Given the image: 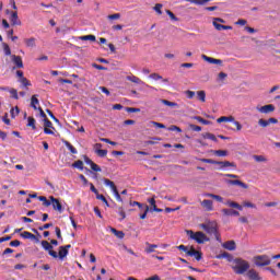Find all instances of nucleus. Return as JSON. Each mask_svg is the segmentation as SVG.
<instances>
[{"instance_id": "obj_1", "label": "nucleus", "mask_w": 280, "mask_h": 280, "mask_svg": "<svg viewBox=\"0 0 280 280\" xmlns=\"http://www.w3.org/2000/svg\"><path fill=\"white\" fill-rule=\"evenodd\" d=\"M231 261V268L235 275H246L250 270V262L244 258H229Z\"/></svg>"}, {"instance_id": "obj_2", "label": "nucleus", "mask_w": 280, "mask_h": 280, "mask_svg": "<svg viewBox=\"0 0 280 280\" xmlns=\"http://www.w3.org/2000/svg\"><path fill=\"white\" fill-rule=\"evenodd\" d=\"M186 234L194 240L197 244H205V242H209V237L203 232H194L191 230H186Z\"/></svg>"}, {"instance_id": "obj_3", "label": "nucleus", "mask_w": 280, "mask_h": 280, "mask_svg": "<svg viewBox=\"0 0 280 280\" xmlns=\"http://www.w3.org/2000/svg\"><path fill=\"white\" fill-rule=\"evenodd\" d=\"M253 261L258 268H264V266H270L272 260L268 255H258L253 258Z\"/></svg>"}, {"instance_id": "obj_4", "label": "nucleus", "mask_w": 280, "mask_h": 280, "mask_svg": "<svg viewBox=\"0 0 280 280\" xmlns=\"http://www.w3.org/2000/svg\"><path fill=\"white\" fill-rule=\"evenodd\" d=\"M200 229L206 231L208 235H218V223L209 221L208 223H201Z\"/></svg>"}, {"instance_id": "obj_5", "label": "nucleus", "mask_w": 280, "mask_h": 280, "mask_svg": "<svg viewBox=\"0 0 280 280\" xmlns=\"http://www.w3.org/2000/svg\"><path fill=\"white\" fill-rule=\"evenodd\" d=\"M103 183H104V185H106V187H109L112 189V191L118 202H124V199L121 198V195L119 194V190H117V186H115V182H113L108 178H104Z\"/></svg>"}, {"instance_id": "obj_6", "label": "nucleus", "mask_w": 280, "mask_h": 280, "mask_svg": "<svg viewBox=\"0 0 280 280\" xmlns=\"http://www.w3.org/2000/svg\"><path fill=\"white\" fill-rule=\"evenodd\" d=\"M42 247L44 250H47L50 257H54V259H58V253L54 250V245H50L47 241H42Z\"/></svg>"}, {"instance_id": "obj_7", "label": "nucleus", "mask_w": 280, "mask_h": 280, "mask_svg": "<svg viewBox=\"0 0 280 280\" xmlns=\"http://www.w3.org/2000/svg\"><path fill=\"white\" fill-rule=\"evenodd\" d=\"M256 110H258V113H261L262 115H270V113H275V105L269 104L261 107H256Z\"/></svg>"}, {"instance_id": "obj_8", "label": "nucleus", "mask_w": 280, "mask_h": 280, "mask_svg": "<svg viewBox=\"0 0 280 280\" xmlns=\"http://www.w3.org/2000/svg\"><path fill=\"white\" fill-rule=\"evenodd\" d=\"M54 130H56V128H54V124L51 122V120H49V118L44 119V132H45V135H54Z\"/></svg>"}, {"instance_id": "obj_9", "label": "nucleus", "mask_w": 280, "mask_h": 280, "mask_svg": "<svg viewBox=\"0 0 280 280\" xmlns=\"http://www.w3.org/2000/svg\"><path fill=\"white\" fill-rule=\"evenodd\" d=\"M49 200L50 205H52V209L59 213H62V203H60V200L56 199L54 196H50Z\"/></svg>"}, {"instance_id": "obj_10", "label": "nucleus", "mask_w": 280, "mask_h": 280, "mask_svg": "<svg viewBox=\"0 0 280 280\" xmlns=\"http://www.w3.org/2000/svg\"><path fill=\"white\" fill-rule=\"evenodd\" d=\"M270 124H279V120L277 118H269V119H264V118H260L258 120V125L261 127V128H268V126H270Z\"/></svg>"}, {"instance_id": "obj_11", "label": "nucleus", "mask_w": 280, "mask_h": 280, "mask_svg": "<svg viewBox=\"0 0 280 280\" xmlns=\"http://www.w3.org/2000/svg\"><path fill=\"white\" fill-rule=\"evenodd\" d=\"M188 257H195L196 261H200L202 259V253L200 250H196L194 246L189 248Z\"/></svg>"}, {"instance_id": "obj_12", "label": "nucleus", "mask_w": 280, "mask_h": 280, "mask_svg": "<svg viewBox=\"0 0 280 280\" xmlns=\"http://www.w3.org/2000/svg\"><path fill=\"white\" fill-rule=\"evenodd\" d=\"M226 183L228 185H236L237 187H242V189H248L247 184L240 179H226Z\"/></svg>"}, {"instance_id": "obj_13", "label": "nucleus", "mask_w": 280, "mask_h": 280, "mask_svg": "<svg viewBox=\"0 0 280 280\" xmlns=\"http://www.w3.org/2000/svg\"><path fill=\"white\" fill-rule=\"evenodd\" d=\"M217 165H220V170H226V167H237V164H235V162H230V161H223V162L217 161Z\"/></svg>"}, {"instance_id": "obj_14", "label": "nucleus", "mask_w": 280, "mask_h": 280, "mask_svg": "<svg viewBox=\"0 0 280 280\" xmlns=\"http://www.w3.org/2000/svg\"><path fill=\"white\" fill-rule=\"evenodd\" d=\"M11 58L16 69H23V58L21 56L12 55Z\"/></svg>"}, {"instance_id": "obj_15", "label": "nucleus", "mask_w": 280, "mask_h": 280, "mask_svg": "<svg viewBox=\"0 0 280 280\" xmlns=\"http://www.w3.org/2000/svg\"><path fill=\"white\" fill-rule=\"evenodd\" d=\"M202 60H206V62H209L210 65H222L221 59H215L213 57H209L207 55L201 56Z\"/></svg>"}, {"instance_id": "obj_16", "label": "nucleus", "mask_w": 280, "mask_h": 280, "mask_svg": "<svg viewBox=\"0 0 280 280\" xmlns=\"http://www.w3.org/2000/svg\"><path fill=\"white\" fill-rule=\"evenodd\" d=\"M246 277L249 280H261V277H259V273L255 269H249L246 273Z\"/></svg>"}, {"instance_id": "obj_17", "label": "nucleus", "mask_w": 280, "mask_h": 280, "mask_svg": "<svg viewBox=\"0 0 280 280\" xmlns=\"http://www.w3.org/2000/svg\"><path fill=\"white\" fill-rule=\"evenodd\" d=\"M126 80H128V82H132L133 84H145L143 80L139 79V77L135 74L127 75Z\"/></svg>"}, {"instance_id": "obj_18", "label": "nucleus", "mask_w": 280, "mask_h": 280, "mask_svg": "<svg viewBox=\"0 0 280 280\" xmlns=\"http://www.w3.org/2000/svg\"><path fill=\"white\" fill-rule=\"evenodd\" d=\"M10 21L11 25H21V20H19V13L16 11L11 12Z\"/></svg>"}, {"instance_id": "obj_19", "label": "nucleus", "mask_w": 280, "mask_h": 280, "mask_svg": "<svg viewBox=\"0 0 280 280\" xmlns=\"http://www.w3.org/2000/svg\"><path fill=\"white\" fill-rule=\"evenodd\" d=\"M145 248H144V253H147V255H150V253H155V248H159V245L156 244H150V243H145Z\"/></svg>"}, {"instance_id": "obj_20", "label": "nucleus", "mask_w": 280, "mask_h": 280, "mask_svg": "<svg viewBox=\"0 0 280 280\" xmlns=\"http://www.w3.org/2000/svg\"><path fill=\"white\" fill-rule=\"evenodd\" d=\"M40 102L38 101V95L34 94L31 97V108H34V110H38V105Z\"/></svg>"}, {"instance_id": "obj_21", "label": "nucleus", "mask_w": 280, "mask_h": 280, "mask_svg": "<svg viewBox=\"0 0 280 280\" xmlns=\"http://www.w3.org/2000/svg\"><path fill=\"white\" fill-rule=\"evenodd\" d=\"M201 207L206 209V211H211L213 209V201L209 199H205L201 201Z\"/></svg>"}, {"instance_id": "obj_22", "label": "nucleus", "mask_w": 280, "mask_h": 280, "mask_svg": "<svg viewBox=\"0 0 280 280\" xmlns=\"http://www.w3.org/2000/svg\"><path fill=\"white\" fill-rule=\"evenodd\" d=\"M223 248L226 250H235L237 248V245L235 244V241H228L223 243Z\"/></svg>"}, {"instance_id": "obj_23", "label": "nucleus", "mask_w": 280, "mask_h": 280, "mask_svg": "<svg viewBox=\"0 0 280 280\" xmlns=\"http://www.w3.org/2000/svg\"><path fill=\"white\" fill-rule=\"evenodd\" d=\"M221 211H222L223 215H226V217H231V215L240 217V211H237V210L222 209Z\"/></svg>"}, {"instance_id": "obj_24", "label": "nucleus", "mask_w": 280, "mask_h": 280, "mask_svg": "<svg viewBox=\"0 0 280 280\" xmlns=\"http://www.w3.org/2000/svg\"><path fill=\"white\" fill-rule=\"evenodd\" d=\"M212 25L215 27L218 32H222V30H233V26L222 25L218 22H212Z\"/></svg>"}, {"instance_id": "obj_25", "label": "nucleus", "mask_w": 280, "mask_h": 280, "mask_svg": "<svg viewBox=\"0 0 280 280\" xmlns=\"http://www.w3.org/2000/svg\"><path fill=\"white\" fill-rule=\"evenodd\" d=\"M21 237H23L24 240H35L36 242H38V238L36 237V235L27 231L21 233Z\"/></svg>"}, {"instance_id": "obj_26", "label": "nucleus", "mask_w": 280, "mask_h": 280, "mask_svg": "<svg viewBox=\"0 0 280 280\" xmlns=\"http://www.w3.org/2000/svg\"><path fill=\"white\" fill-rule=\"evenodd\" d=\"M149 78H150L151 80H155V81L162 80V82H165V83L170 82V79H163V77H162L161 74L156 73V72L151 73V74L149 75Z\"/></svg>"}, {"instance_id": "obj_27", "label": "nucleus", "mask_w": 280, "mask_h": 280, "mask_svg": "<svg viewBox=\"0 0 280 280\" xmlns=\"http://www.w3.org/2000/svg\"><path fill=\"white\" fill-rule=\"evenodd\" d=\"M225 205H226V207H231L232 209H238V211H243L244 210V208L240 203H237L235 201L229 200Z\"/></svg>"}, {"instance_id": "obj_28", "label": "nucleus", "mask_w": 280, "mask_h": 280, "mask_svg": "<svg viewBox=\"0 0 280 280\" xmlns=\"http://www.w3.org/2000/svg\"><path fill=\"white\" fill-rule=\"evenodd\" d=\"M27 128H32V130H36V119L32 116L27 118Z\"/></svg>"}, {"instance_id": "obj_29", "label": "nucleus", "mask_w": 280, "mask_h": 280, "mask_svg": "<svg viewBox=\"0 0 280 280\" xmlns=\"http://www.w3.org/2000/svg\"><path fill=\"white\" fill-rule=\"evenodd\" d=\"M223 121H235V117L233 116H222L217 119L218 124H223Z\"/></svg>"}, {"instance_id": "obj_30", "label": "nucleus", "mask_w": 280, "mask_h": 280, "mask_svg": "<svg viewBox=\"0 0 280 280\" xmlns=\"http://www.w3.org/2000/svg\"><path fill=\"white\" fill-rule=\"evenodd\" d=\"M207 198H212L213 200H217V202H223L224 198H222V196L220 195H213V194H206L205 195Z\"/></svg>"}, {"instance_id": "obj_31", "label": "nucleus", "mask_w": 280, "mask_h": 280, "mask_svg": "<svg viewBox=\"0 0 280 280\" xmlns=\"http://www.w3.org/2000/svg\"><path fill=\"white\" fill-rule=\"evenodd\" d=\"M24 43H25L26 47H36V38L35 37L26 38V39H24Z\"/></svg>"}, {"instance_id": "obj_32", "label": "nucleus", "mask_w": 280, "mask_h": 280, "mask_svg": "<svg viewBox=\"0 0 280 280\" xmlns=\"http://www.w3.org/2000/svg\"><path fill=\"white\" fill-rule=\"evenodd\" d=\"M59 259H63L65 257H67V255H69V250H67L65 247L60 246L59 247V254H57Z\"/></svg>"}, {"instance_id": "obj_33", "label": "nucleus", "mask_w": 280, "mask_h": 280, "mask_svg": "<svg viewBox=\"0 0 280 280\" xmlns=\"http://www.w3.org/2000/svg\"><path fill=\"white\" fill-rule=\"evenodd\" d=\"M110 231L118 237V240H124V237H126L124 231H117L115 228H112Z\"/></svg>"}, {"instance_id": "obj_34", "label": "nucleus", "mask_w": 280, "mask_h": 280, "mask_svg": "<svg viewBox=\"0 0 280 280\" xmlns=\"http://www.w3.org/2000/svg\"><path fill=\"white\" fill-rule=\"evenodd\" d=\"M71 167H74L75 170H84V162L81 160L75 161L74 163L71 164Z\"/></svg>"}, {"instance_id": "obj_35", "label": "nucleus", "mask_w": 280, "mask_h": 280, "mask_svg": "<svg viewBox=\"0 0 280 280\" xmlns=\"http://www.w3.org/2000/svg\"><path fill=\"white\" fill-rule=\"evenodd\" d=\"M197 98L199 100V102H207V92H205L202 90L198 91Z\"/></svg>"}, {"instance_id": "obj_36", "label": "nucleus", "mask_w": 280, "mask_h": 280, "mask_svg": "<svg viewBox=\"0 0 280 280\" xmlns=\"http://www.w3.org/2000/svg\"><path fill=\"white\" fill-rule=\"evenodd\" d=\"M65 145H66V148H68V150L71 152V154H78V149H75V147H73V144H71V142L65 141Z\"/></svg>"}, {"instance_id": "obj_37", "label": "nucleus", "mask_w": 280, "mask_h": 280, "mask_svg": "<svg viewBox=\"0 0 280 280\" xmlns=\"http://www.w3.org/2000/svg\"><path fill=\"white\" fill-rule=\"evenodd\" d=\"M161 102L164 104V106H170L171 108H178V103L176 102H172L167 100H162Z\"/></svg>"}, {"instance_id": "obj_38", "label": "nucleus", "mask_w": 280, "mask_h": 280, "mask_svg": "<svg viewBox=\"0 0 280 280\" xmlns=\"http://www.w3.org/2000/svg\"><path fill=\"white\" fill-rule=\"evenodd\" d=\"M118 215H120L118 219L119 222H124V220H126V211L124 210V207H118Z\"/></svg>"}, {"instance_id": "obj_39", "label": "nucleus", "mask_w": 280, "mask_h": 280, "mask_svg": "<svg viewBox=\"0 0 280 280\" xmlns=\"http://www.w3.org/2000/svg\"><path fill=\"white\" fill-rule=\"evenodd\" d=\"M188 3H195L196 5H205V3H209L211 0H185Z\"/></svg>"}, {"instance_id": "obj_40", "label": "nucleus", "mask_w": 280, "mask_h": 280, "mask_svg": "<svg viewBox=\"0 0 280 280\" xmlns=\"http://www.w3.org/2000/svg\"><path fill=\"white\" fill-rule=\"evenodd\" d=\"M80 40H91L92 43H95L96 37L95 35H84L79 37Z\"/></svg>"}, {"instance_id": "obj_41", "label": "nucleus", "mask_w": 280, "mask_h": 280, "mask_svg": "<svg viewBox=\"0 0 280 280\" xmlns=\"http://www.w3.org/2000/svg\"><path fill=\"white\" fill-rule=\"evenodd\" d=\"M38 200H40V202H44V207H51V200H47V197L39 196Z\"/></svg>"}, {"instance_id": "obj_42", "label": "nucleus", "mask_w": 280, "mask_h": 280, "mask_svg": "<svg viewBox=\"0 0 280 280\" xmlns=\"http://www.w3.org/2000/svg\"><path fill=\"white\" fill-rule=\"evenodd\" d=\"M194 119H196V121H199V124H203V126H209V124H211V121H209L200 116H195Z\"/></svg>"}, {"instance_id": "obj_43", "label": "nucleus", "mask_w": 280, "mask_h": 280, "mask_svg": "<svg viewBox=\"0 0 280 280\" xmlns=\"http://www.w3.org/2000/svg\"><path fill=\"white\" fill-rule=\"evenodd\" d=\"M203 139H210V141H218V138H215V135L210 133V132H206L202 135Z\"/></svg>"}, {"instance_id": "obj_44", "label": "nucleus", "mask_w": 280, "mask_h": 280, "mask_svg": "<svg viewBox=\"0 0 280 280\" xmlns=\"http://www.w3.org/2000/svg\"><path fill=\"white\" fill-rule=\"evenodd\" d=\"M141 211H144L142 214H140V220H145L148 218V211H150V207L144 206Z\"/></svg>"}, {"instance_id": "obj_45", "label": "nucleus", "mask_w": 280, "mask_h": 280, "mask_svg": "<svg viewBox=\"0 0 280 280\" xmlns=\"http://www.w3.org/2000/svg\"><path fill=\"white\" fill-rule=\"evenodd\" d=\"M215 156H228L229 155V151L226 150H215L213 151Z\"/></svg>"}, {"instance_id": "obj_46", "label": "nucleus", "mask_w": 280, "mask_h": 280, "mask_svg": "<svg viewBox=\"0 0 280 280\" xmlns=\"http://www.w3.org/2000/svg\"><path fill=\"white\" fill-rule=\"evenodd\" d=\"M254 160L257 162V163H266V161H268L266 159V156L264 155H254Z\"/></svg>"}, {"instance_id": "obj_47", "label": "nucleus", "mask_w": 280, "mask_h": 280, "mask_svg": "<svg viewBox=\"0 0 280 280\" xmlns=\"http://www.w3.org/2000/svg\"><path fill=\"white\" fill-rule=\"evenodd\" d=\"M10 113H11L12 119H14V117L19 116V113H21V109H19V106H16L15 108H11Z\"/></svg>"}, {"instance_id": "obj_48", "label": "nucleus", "mask_w": 280, "mask_h": 280, "mask_svg": "<svg viewBox=\"0 0 280 280\" xmlns=\"http://www.w3.org/2000/svg\"><path fill=\"white\" fill-rule=\"evenodd\" d=\"M96 200H102V202H104V205H106V207H110V205L108 203V200L106 199V197H104V195H97L96 196Z\"/></svg>"}, {"instance_id": "obj_49", "label": "nucleus", "mask_w": 280, "mask_h": 280, "mask_svg": "<svg viewBox=\"0 0 280 280\" xmlns=\"http://www.w3.org/2000/svg\"><path fill=\"white\" fill-rule=\"evenodd\" d=\"M162 9H163V4H161V3H156L155 5H154V8H153V10L158 13V14H163V11H162Z\"/></svg>"}, {"instance_id": "obj_50", "label": "nucleus", "mask_w": 280, "mask_h": 280, "mask_svg": "<svg viewBox=\"0 0 280 280\" xmlns=\"http://www.w3.org/2000/svg\"><path fill=\"white\" fill-rule=\"evenodd\" d=\"M149 126H154L155 128L165 129V125H164V124H161V122H158V121H150V122H149Z\"/></svg>"}, {"instance_id": "obj_51", "label": "nucleus", "mask_w": 280, "mask_h": 280, "mask_svg": "<svg viewBox=\"0 0 280 280\" xmlns=\"http://www.w3.org/2000/svg\"><path fill=\"white\" fill-rule=\"evenodd\" d=\"M19 82H21V84H23V86H32V83H31L30 80H27V78H25V77H23L22 79H20Z\"/></svg>"}, {"instance_id": "obj_52", "label": "nucleus", "mask_w": 280, "mask_h": 280, "mask_svg": "<svg viewBox=\"0 0 280 280\" xmlns=\"http://www.w3.org/2000/svg\"><path fill=\"white\" fill-rule=\"evenodd\" d=\"M201 163H209L210 165H218V161L212 159H200Z\"/></svg>"}, {"instance_id": "obj_53", "label": "nucleus", "mask_w": 280, "mask_h": 280, "mask_svg": "<svg viewBox=\"0 0 280 280\" xmlns=\"http://www.w3.org/2000/svg\"><path fill=\"white\" fill-rule=\"evenodd\" d=\"M3 49L5 56H12V50L10 49V46L8 44L3 43Z\"/></svg>"}, {"instance_id": "obj_54", "label": "nucleus", "mask_w": 280, "mask_h": 280, "mask_svg": "<svg viewBox=\"0 0 280 280\" xmlns=\"http://www.w3.org/2000/svg\"><path fill=\"white\" fill-rule=\"evenodd\" d=\"M185 95L188 97V100H194V97L196 96V92H194L191 90H187L185 92Z\"/></svg>"}, {"instance_id": "obj_55", "label": "nucleus", "mask_w": 280, "mask_h": 280, "mask_svg": "<svg viewBox=\"0 0 280 280\" xmlns=\"http://www.w3.org/2000/svg\"><path fill=\"white\" fill-rule=\"evenodd\" d=\"M96 154L101 158H104L106 156V154H108V150H104V149L96 150Z\"/></svg>"}, {"instance_id": "obj_56", "label": "nucleus", "mask_w": 280, "mask_h": 280, "mask_svg": "<svg viewBox=\"0 0 280 280\" xmlns=\"http://www.w3.org/2000/svg\"><path fill=\"white\" fill-rule=\"evenodd\" d=\"M127 113H141L140 108L137 107H126Z\"/></svg>"}, {"instance_id": "obj_57", "label": "nucleus", "mask_w": 280, "mask_h": 280, "mask_svg": "<svg viewBox=\"0 0 280 280\" xmlns=\"http://www.w3.org/2000/svg\"><path fill=\"white\" fill-rule=\"evenodd\" d=\"M9 245L12 246L13 248H19V246H21V241H11Z\"/></svg>"}, {"instance_id": "obj_58", "label": "nucleus", "mask_w": 280, "mask_h": 280, "mask_svg": "<svg viewBox=\"0 0 280 280\" xmlns=\"http://www.w3.org/2000/svg\"><path fill=\"white\" fill-rule=\"evenodd\" d=\"M190 130H192L194 132H200L202 130V127L197 126V125H190L189 126Z\"/></svg>"}, {"instance_id": "obj_59", "label": "nucleus", "mask_w": 280, "mask_h": 280, "mask_svg": "<svg viewBox=\"0 0 280 280\" xmlns=\"http://www.w3.org/2000/svg\"><path fill=\"white\" fill-rule=\"evenodd\" d=\"M168 130H171L172 132L176 131V132H183V129H180V127L176 126V125H172Z\"/></svg>"}, {"instance_id": "obj_60", "label": "nucleus", "mask_w": 280, "mask_h": 280, "mask_svg": "<svg viewBox=\"0 0 280 280\" xmlns=\"http://www.w3.org/2000/svg\"><path fill=\"white\" fill-rule=\"evenodd\" d=\"M54 226V223H46L43 226L38 228V231H46L47 229H51Z\"/></svg>"}, {"instance_id": "obj_61", "label": "nucleus", "mask_w": 280, "mask_h": 280, "mask_svg": "<svg viewBox=\"0 0 280 280\" xmlns=\"http://www.w3.org/2000/svg\"><path fill=\"white\" fill-rule=\"evenodd\" d=\"M10 94L12 95L13 100H19V92L16 89H11Z\"/></svg>"}, {"instance_id": "obj_62", "label": "nucleus", "mask_w": 280, "mask_h": 280, "mask_svg": "<svg viewBox=\"0 0 280 280\" xmlns=\"http://www.w3.org/2000/svg\"><path fill=\"white\" fill-rule=\"evenodd\" d=\"M166 14L170 16L172 21H178V18H176V15L172 11L166 10Z\"/></svg>"}, {"instance_id": "obj_63", "label": "nucleus", "mask_w": 280, "mask_h": 280, "mask_svg": "<svg viewBox=\"0 0 280 280\" xmlns=\"http://www.w3.org/2000/svg\"><path fill=\"white\" fill-rule=\"evenodd\" d=\"M178 250H183V253H186V255H188L189 253V247L185 246V245H179L177 246Z\"/></svg>"}, {"instance_id": "obj_64", "label": "nucleus", "mask_w": 280, "mask_h": 280, "mask_svg": "<svg viewBox=\"0 0 280 280\" xmlns=\"http://www.w3.org/2000/svg\"><path fill=\"white\" fill-rule=\"evenodd\" d=\"M55 233H56L58 240H62V232L60 231V228L56 226Z\"/></svg>"}]
</instances>
